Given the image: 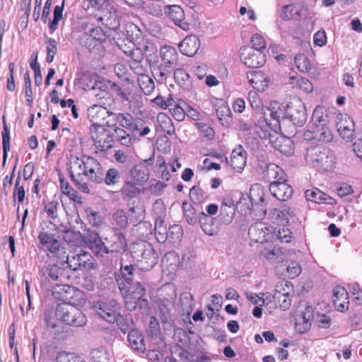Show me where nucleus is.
Wrapping results in <instances>:
<instances>
[{
  "label": "nucleus",
  "instance_id": "obj_1",
  "mask_svg": "<svg viewBox=\"0 0 362 362\" xmlns=\"http://www.w3.org/2000/svg\"><path fill=\"white\" fill-rule=\"evenodd\" d=\"M131 255L136 266L143 271L151 270L158 262V254L151 244L146 240L133 243Z\"/></svg>",
  "mask_w": 362,
  "mask_h": 362
},
{
  "label": "nucleus",
  "instance_id": "obj_2",
  "mask_svg": "<svg viewBox=\"0 0 362 362\" xmlns=\"http://www.w3.org/2000/svg\"><path fill=\"white\" fill-rule=\"evenodd\" d=\"M305 158L308 163L320 170L329 171L335 168V156L325 147L318 146L308 148Z\"/></svg>",
  "mask_w": 362,
  "mask_h": 362
},
{
  "label": "nucleus",
  "instance_id": "obj_3",
  "mask_svg": "<svg viewBox=\"0 0 362 362\" xmlns=\"http://www.w3.org/2000/svg\"><path fill=\"white\" fill-rule=\"evenodd\" d=\"M71 303H59L56 308V316L64 323L74 327H82L87 319L83 312Z\"/></svg>",
  "mask_w": 362,
  "mask_h": 362
},
{
  "label": "nucleus",
  "instance_id": "obj_4",
  "mask_svg": "<svg viewBox=\"0 0 362 362\" xmlns=\"http://www.w3.org/2000/svg\"><path fill=\"white\" fill-rule=\"evenodd\" d=\"M187 349L183 348L180 344H175L171 347L172 354L177 355L182 359H187L190 362H209L211 358L201 350L202 346L199 345V341H188Z\"/></svg>",
  "mask_w": 362,
  "mask_h": 362
},
{
  "label": "nucleus",
  "instance_id": "obj_5",
  "mask_svg": "<svg viewBox=\"0 0 362 362\" xmlns=\"http://www.w3.org/2000/svg\"><path fill=\"white\" fill-rule=\"evenodd\" d=\"M286 117V107L277 101H272L264 110L263 119L265 127L275 132L281 130V121Z\"/></svg>",
  "mask_w": 362,
  "mask_h": 362
},
{
  "label": "nucleus",
  "instance_id": "obj_6",
  "mask_svg": "<svg viewBox=\"0 0 362 362\" xmlns=\"http://www.w3.org/2000/svg\"><path fill=\"white\" fill-rule=\"evenodd\" d=\"M46 228L42 226L39 233L38 239L40 244L50 253L57 255L61 248V244L56 237L57 226L51 221L44 222Z\"/></svg>",
  "mask_w": 362,
  "mask_h": 362
},
{
  "label": "nucleus",
  "instance_id": "obj_7",
  "mask_svg": "<svg viewBox=\"0 0 362 362\" xmlns=\"http://www.w3.org/2000/svg\"><path fill=\"white\" fill-rule=\"evenodd\" d=\"M86 157L83 158L76 157L72 162V165L69 169V177H71L75 187L81 192L88 194L89 187L86 182L83 181V175L85 173V166L86 164Z\"/></svg>",
  "mask_w": 362,
  "mask_h": 362
},
{
  "label": "nucleus",
  "instance_id": "obj_8",
  "mask_svg": "<svg viewBox=\"0 0 362 362\" xmlns=\"http://www.w3.org/2000/svg\"><path fill=\"white\" fill-rule=\"evenodd\" d=\"M243 206L245 208L241 209V210L245 215L251 213L254 206L258 208L264 216L266 215V199L263 189L259 185H255L251 187L250 190V203H245L241 208Z\"/></svg>",
  "mask_w": 362,
  "mask_h": 362
},
{
  "label": "nucleus",
  "instance_id": "obj_9",
  "mask_svg": "<svg viewBox=\"0 0 362 362\" xmlns=\"http://www.w3.org/2000/svg\"><path fill=\"white\" fill-rule=\"evenodd\" d=\"M90 131L96 148L105 151L112 146V133L107 131L103 125H91Z\"/></svg>",
  "mask_w": 362,
  "mask_h": 362
},
{
  "label": "nucleus",
  "instance_id": "obj_10",
  "mask_svg": "<svg viewBox=\"0 0 362 362\" xmlns=\"http://www.w3.org/2000/svg\"><path fill=\"white\" fill-rule=\"evenodd\" d=\"M107 252L108 253L122 252L127 250L126 237L117 228H112L105 236Z\"/></svg>",
  "mask_w": 362,
  "mask_h": 362
},
{
  "label": "nucleus",
  "instance_id": "obj_11",
  "mask_svg": "<svg viewBox=\"0 0 362 362\" xmlns=\"http://www.w3.org/2000/svg\"><path fill=\"white\" fill-rule=\"evenodd\" d=\"M288 117L293 124L302 127L307 120L306 108L300 99L295 98L286 106V117Z\"/></svg>",
  "mask_w": 362,
  "mask_h": 362
},
{
  "label": "nucleus",
  "instance_id": "obj_12",
  "mask_svg": "<svg viewBox=\"0 0 362 362\" xmlns=\"http://www.w3.org/2000/svg\"><path fill=\"white\" fill-rule=\"evenodd\" d=\"M93 308L101 318L110 323H114L119 315L118 303L115 300L109 303L101 300L95 301Z\"/></svg>",
  "mask_w": 362,
  "mask_h": 362
},
{
  "label": "nucleus",
  "instance_id": "obj_13",
  "mask_svg": "<svg viewBox=\"0 0 362 362\" xmlns=\"http://www.w3.org/2000/svg\"><path fill=\"white\" fill-rule=\"evenodd\" d=\"M65 263L69 270L77 271L82 269H93L96 268L97 263L91 255L86 252L80 253L72 257L68 256Z\"/></svg>",
  "mask_w": 362,
  "mask_h": 362
},
{
  "label": "nucleus",
  "instance_id": "obj_14",
  "mask_svg": "<svg viewBox=\"0 0 362 362\" xmlns=\"http://www.w3.org/2000/svg\"><path fill=\"white\" fill-rule=\"evenodd\" d=\"M240 59L246 66L250 68L262 66L266 62V57L262 51L252 49L247 47L240 48Z\"/></svg>",
  "mask_w": 362,
  "mask_h": 362
},
{
  "label": "nucleus",
  "instance_id": "obj_15",
  "mask_svg": "<svg viewBox=\"0 0 362 362\" xmlns=\"http://www.w3.org/2000/svg\"><path fill=\"white\" fill-rule=\"evenodd\" d=\"M336 127L340 136L344 139H354L355 123L354 119L347 114H339L337 116Z\"/></svg>",
  "mask_w": 362,
  "mask_h": 362
},
{
  "label": "nucleus",
  "instance_id": "obj_16",
  "mask_svg": "<svg viewBox=\"0 0 362 362\" xmlns=\"http://www.w3.org/2000/svg\"><path fill=\"white\" fill-rule=\"evenodd\" d=\"M83 175L94 182L102 183L104 180V170L97 159L92 156H88L86 157V164Z\"/></svg>",
  "mask_w": 362,
  "mask_h": 362
},
{
  "label": "nucleus",
  "instance_id": "obj_17",
  "mask_svg": "<svg viewBox=\"0 0 362 362\" xmlns=\"http://www.w3.org/2000/svg\"><path fill=\"white\" fill-rule=\"evenodd\" d=\"M269 188L271 194L281 202L288 201L293 194V189L288 182V177L286 181L280 180L277 182H274L272 184L269 185Z\"/></svg>",
  "mask_w": 362,
  "mask_h": 362
},
{
  "label": "nucleus",
  "instance_id": "obj_18",
  "mask_svg": "<svg viewBox=\"0 0 362 362\" xmlns=\"http://www.w3.org/2000/svg\"><path fill=\"white\" fill-rule=\"evenodd\" d=\"M85 241L95 256L103 257L107 254L105 241L102 240L98 233L88 230Z\"/></svg>",
  "mask_w": 362,
  "mask_h": 362
},
{
  "label": "nucleus",
  "instance_id": "obj_19",
  "mask_svg": "<svg viewBox=\"0 0 362 362\" xmlns=\"http://www.w3.org/2000/svg\"><path fill=\"white\" fill-rule=\"evenodd\" d=\"M175 297L160 298L156 303V315L163 323L172 321L171 310L174 308Z\"/></svg>",
  "mask_w": 362,
  "mask_h": 362
},
{
  "label": "nucleus",
  "instance_id": "obj_20",
  "mask_svg": "<svg viewBox=\"0 0 362 362\" xmlns=\"http://www.w3.org/2000/svg\"><path fill=\"white\" fill-rule=\"evenodd\" d=\"M261 168H263L262 172L263 179L270 182V184H272L274 182H277L280 180L286 181L287 175L281 167L275 163H267L264 168L262 165Z\"/></svg>",
  "mask_w": 362,
  "mask_h": 362
},
{
  "label": "nucleus",
  "instance_id": "obj_21",
  "mask_svg": "<svg viewBox=\"0 0 362 362\" xmlns=\"http://www.w3.org/2000/svg\"><path fill=\"white\" fill-rule=\"evenodd\" d=\"M295 215L294 211L288 205H284L280 209H273L269 214V217L273 223L285 226L289 222V218Z\"/></svg>",
  "mask_w": 362,
  "mask_h": 362
},
{
  "label": "nucleus",
  "instance_id": "obj_22",
  "mask_svg": "<svg viewBox=\"0 0 362 362\" xmlns=\"http://www.w3.org/2000/svg\"><path fill=\"white\" fill-rule=\"evenodd\" d=\"M235 209L233 199L229 197H223L220 206V221L226 225L230 223L235 215Z\"/></svg>",
  "mask_w": 362,
  "mask_h": 362
},
{
  "label": "nucleus",
  "instance_id": "obj_23",
  "mask_svg": "<svg viewBox=\"0 0 362 362\" xmlns=\"http://www.w3.org/2000/svg\"><path fill=\"white\" fill-rule=\"evenodd\" d=\"M314 318V309L311 305H306L300 316L296 319L295 330L296 332L303 334L311 327Z\"/></svg>",
  "mask_w": 362,
  "mask_h": 362
},
{
  "label": "nucleus",
  "instance_id": "obj_24",
  "mask_svg": "<svg viewBox=\"0 0 362 362\" xmlns=\"http://www.w3.org/2000/svg\"><path fill=\"white\" fill-rule=\"evenodd\" d=\"M216 113L219 122L223 127H229L231 122V111L223 99H216L214 103Z\"/></svg>",
  "mask_w": 362,
  "mask_h": 362
},
{
  "label": "nucleus",
  "instance_id": "obj_25",
  "mask_svg": "<svg viewBox=\"0 0 362 362\" xmlns=\"http://www.w3.org/2000/svg\"><path fill=\"white\" fill-rule=\"evenodd\" d=\"M80 293V291L76 289L74 286L67 284H63L61 286L57 285L52 291L53 296L56 298L63 301L62 303H71L74 302L73 300L74 296L78 295Z\"/></svg>",
  "mask_w": 362,
  "mask_h": 362
},
{
  "label": "nucleus",
  "instance_id": "obj_26",
  "mask_svg": "<svg viewBox=\"0 0 362 362\" xmlns=\"http://www.w3.org/2000/svg\"><path fill=\"white\" fill-rule=\"evenodd\" d=\"M247 78L254 89L264 91L270 83V78L260 71H251L247 73Z\"/></svg>",
  "mask_w": 362,
  "mask_h": 362
},
{
  "label": "nucleus",
  "instance_id": "obj_27",
  "mask_svg": "<svg viewBox=\"0 0 362 362\" xmlns=\"http://www.w3.org/2000/svg\"><path fill=\"white\" fill-rule=\"evenodd\" d=\"M43 274L45 276L47 274L53 281H59L62 283L69 281L71 277L67 267H61L57 264H49L45 268Z\"/></svg>",
  "mask_w": 362,
  "mask_h": 362
},
{
  "label": "nucleus",
  "instance_id": "obj_28",
  "mask_svg": "<svg viewBox=\"0 0 362 362\" xmlns=\"http://www.w3.org/2000/svg\"><path fill=\"white\" fill-rule=\"evenodd\" d=\"M248 235L252 241L263 243L269 239V230L264 223L257 222L250 226Z\"/></svg>",
  "mask_w": 362,
  "mask_h": 362
},
{
  "label": "nucleus",
  "instance_id": "obj_29",
  "mask_svg": "<svg viewBox=\"0 0 362 362\" xmlns=\"http://www.w3.org/2000/svg\"><path fill=\"white\" fill-rule=\"evenodd\" d=\"M112 116L114 117V119L119 124L118 127L126 129L129 132L134 133L139 130V127L136 122L134 117L127 112L124 113H115L110 112Z\"/></svg>",
  "mask_w": 362,
  "mask_h": 362
},
{
  "label": "nucleus",
  "instance_id": "obj_30",
  "mask_svg": "<svg viewBox=\"0 0 362 362\" xmlns=\"http://www.w3.org/2000/svg\"><path fill=\"white\" fill-rule=\"evenodd\" d=\"M106 125L113 128V132L112 133L113 142L115 141L126 147L132 145V137L128 130L117 126L116 123L111 124L110 121L106 122Z\"/></svg>",
  "mask_w": 362,
  "mask_h": 362
},
{
  "label": "nucleus",
  "instance_id": "obj_31",
  "mask_svg": "<svg viewBox=\"0 0 362 362\" xmlns=\"http://www.w3.org/2000/svg\"><path fill=\"white\" fill-rule=\"evenodd\" d=\"M200 47V41L196 35H188L179 44L180 52L186 56L192 57Z\"/></svg>",
  "mask_w": 362,
  "mask_h": 362
},
{
  "label": "nucleus",
  "instance_id": "obj_32",
  "mask_svg": "<svg viewBox=\"0 0 362 362\" xmlns=\"http://www.w3.org/2000/svg\"><path fill=\"white\" fill-rule=\"evenodd\" d=\"M349 293L341 286H336L333 289V304L340 312H344L349 308Z\"/></svg>",
  "mask_w": 362,
  "mask_h": 362
},
{
  "label": "nucleus",
  "instance_id": "obj_33",
  "mask_svg": "<svg viewBox=\"0 0 362 362\" xmlns=\"http://www.w3.org/2000/svg\"><path fill=\"white\" fill-rule=\"evenodd\" d=\"M199 223L204 233L208 235L214 236L217 235L219 231L216 218L207 215L204 211L199 214Z\"/></svg>",
  "mask_w": 362,
  "mask_h": 362
},
{
  "label": "nucleus",
  "instance_id": "obj_34",
  "mask_svg": "<svg viewBox=\"0 0 362 362\" xmlns=\"http://www.w3.org/2000/svg\"><path fill=\"white\" fill-rule=\"evenodd\" d=\"M146 60L157 83L160 84L165 83L166 80L171 76L173 71L160 64L157 65L156 60L152 61L148 57H146Z\"/></svg>",
  "mask_w": 362,
  "mask_h": 362
},
{
  "label": "nucleus",
  "instance_id": "obj_35",
  "mask_svg": "<svg viewBox=\"0 0 362 362\" xmlns=\"http://www.w3.org/2000/svg\"><path fill=\"white\" fill-rule=\"evenodd\" d=\"M247 152L241 145L236 146L232 151L230 165L237 172H241L246 165Z\"/></svg>",
  "mask_w": 362,
  "mask_h": 362
},
{
  "label": "nucleus",
  "instance_id": "obj_36",
  "mask_svg": "<svg viewBox=\"0 0 362 362\" xmlns=\"http://www.w3.org/2000/svg\"><path fill=\"white\" fill-rule=\"evenodd\" d=\"M165 13H168L169 18L176 25L179 26L184 30H187L189 29V23L185 21L184 11L180 6H168V11H165Z\"/></svg>",
  "mask_w": 362,
  "mask_h": 362
},
{
  "label": "nucleus",
  "instance_id": "obj_37",
  "mask_svg": "<svg viewBox=\"0 0 362 362\" xmlns=\"http://www.w3.org/2000/svg\"><path fill=\"white\" fill-rule=\"evenodd\" d=\"M110 112H112L106 110L105 108L97 105H91L88 109V117L90 121L93 122L92 125H103L101 122L104 120L107 116H112Z\"/></svg>",
  "mask_w": 362,
  "mask_h": 362
},
{
  "label": "nucleus",
  "instance_id": "obj_38",
  "mask_svg": "<svg viewBox=\"0 0 362 362\" xmlns=\"http://www.w3.org/2000/svg\"><path fill=\"white\" fill-rule=\"evenodd\" d=\"M173 76L175 82L184 90L192 88V80L190 75L183 69H176Z\"/></svg>",
  "mask_w": 362,
  "mask_h": 362
},
{
  "label": "nucleus",
  "instance_id": "obj_39",
  "mask_svg": "<svg viewBox=\"0 0 362 362\" xmlns=\"http://www.w3.org/2000/svg\"><path fill=\"white\" fill-rule=\"evenodd\" d=\"M282 286V284L276 285L273 294V298L276 303H279L281 308L284 310H286L291 306V295L288 292H282L281 291Z\"/></svg>",
  "mask_w": 362,
  "mask_h": 362
},
{
  "label": "nucleus",
  "instance_id": "obj_40",
  "mask_svg": "<svg viewBox=\"0 0 362 362\" xmlns=\"http://www.w3.org/2000/svg\"><path fill=\"white\" fill-rule=\"evenodd\" d=\"M307 200L315 203L332 204V198L317 188L307 189L305 192Z\"/></svg>",
  "mask_w": 362,
  "mask_h": 362
},
{
  "label": "nucleus",
  "instance_id": "obj_41",
  "mask_svg": "<svg viewBox=\"0 0 362 362\" xmlns=\"http://www.w3.org/2000/svg\"><path fill=\"white\" fill-rule=\"evenodd\" d=\"M131 177L140 185L144 184L149 178L148 170L142 165H134L129 171Z\"/></svg>",
  "mask_w": 362,
  "mask_h": 362
},
{
  "label": "nucleus",
  "instance_id": "obj_42",
  "mask_svg": "<svg viewBox=\"0 0 362 362\" xmlns=\"http://www.w3.org/2000/svg\"><path fill=\"white\" fill-rule=\"evenodd\" d=\"M90 355L93 362H114L112 353L103 346L92 349Z\"/></svg>",
  "mask_w": 362,
  "mask_h": 362
},
{
  "label": "nucleus",
  "instance_id": "obj_43",
  "mask_svg": "<svg viewBox=\"0 0 362 362\" xmlns=\"http://www.w3.org/2000/svg\"><path fill=\"white\" fill-rule=\"evenodd\" d=\"M289 83L296 88H299L307 93H311L313 90L312 83L308 78L300 76H291L289 78Z\"/></svg>",
  "mask_w": 362,
  "mask_h": 362
},
{
  "label": "nucleus",
  "instance_id": "obj_44",
  "mask_svg": "<svg viewBox=\"0 0 362 362\" xmlns=\"http://www.w3.org/2000/svg\"><path fill=\"white\" fill-rule=\"evenodd\" d=\"M182 210L185 221L189 225H194L199 221V216H197V210L193 205L188 202H182Z\"/></svg>",
  "mask_w": 362,
  "mask_h": 362
},
{
  "label": "nucleus",
  "instance_id": "obj_45",
  "mask_svg": "<svg viewBox=\"0 0 362 362\" xmlns=\"http://www.w3.org/2000/svg\"><path fill=\"white\" fill-rule=\"evenodd\" d=\"M157 121L162 130L168 135L175 133V127L172 119L165 113L160 112L157 115Z\"/></svg>",
  "mask_w": 362,
  "mask_h": 362
},
{
  "label": "nucleus",
  "instance_id": "obj_46",
  "mask_svg": "<svg viewBox=\"0 0 362 362\" xmlns=\"http://www.w3.org/2000/svg\"><path fill=\"white\" fill-rule=\"evenodd\" d=\"M137 82L140 88L146 95H150L155 88L153 80L146 73L138 76Z\"/></svg>",
  "mask_w": 362,
  "mask_h": 362
},
{
  "label": "nucleus",
  "instance_id": "obj_47",
  "mask_svg": "<svg viewBox=\"0 0 362 362\" xmlns=\"http://www.w3.org/2000/svg\"><path fill=\"white\" fill-rule=\"evenodd\" d=\"M3 126L4 130L2 134V146H3V164L4 165L6 160L8 151L10 150V130L8 128L6 122L5 116H3Z\"/></svg>",
  "mask_w": 362,
  "mask_h": 362
},
{
  "label": "nucleus",
  "instance_id": "obj_48",
  "mask_svg": "<svg viewBox=\"0 0 362 362\" xmlns=\"http://www.w3.org/2000/svg\"><path fill=\"white\" fill-rule=\"evenodd\" d=\"M120 192L122 198L125 199L134 198L140 194L141 191L134 182L127 181L122 187Z\"/></svg>",
  "mask_w": 362,
  "mask_h": 362
},
{
  "label": "nucleus",
  "instance_id": "obj_49",
  "mask_svg": "<svg viewBox=\"0 0 362 362\" xmlns=\"http://www.w3.org/2000/svg\"><path fill=\"white\" fill-rule=\"evenodd\" d=\"M160 59H164L166 61L171 62L177 64L178 53L175 47L171 46H164L160 50Z\"/></svg>",
  "mask_w": 362,
  "mask_h": 362
},
{
  "label": "nucleus",
  "instance_id": "obj_50",
  "mask_svg": "<svg viewBox=\"0 0 362 362\" xmlns=\"http://www.w3.org/2000/svg\"><path fill=\"white\" fill-rule=\"evenodd\" d=\"M64 7V0L62 1L61 5H57L54 8V18L49 23V29L53 33L58 29L59 22L63 18V11Z\"/></svg>",
  "mask_w": 362,
  "mask_h": 362
},
{
  "label": "nucleus",
  "instance_id": "obj_51",
  "mask_svg": "<svg viewBox=\"0 0 362 362\" xmlns=\"http://www.w3.org/2000/svg\"><path fill=\"white\" fill-rule=\"evenodd\" d=\"M189 195L191 201L195 205L201 204L207 199L206 192L197 186H194L190 189Z\"/></svg>",
  "mask_w": 362,
  "mask_h": 362
},
{
  "label": "nucleus",
  "instance_id": "obj_52",
  "mask_svg": "<svg viewBox=\"0 0 362 362\" xmlns=\"http://www.w3.org/2000/svg\"><path fill=\"white\" fill-rule=\"evenodd\" d=\"M275 148L286 156H290L293 153V143L292 141L288 138L281 137L280 139H276Z\"/></svg>",
  "mask_w": 362,
  "mask_h": 362
},
{
  "label": "nucleus",
  "instance_id": "obj_53",
  "mask_svg": "<svg viewBox=\"0 0 362 362\" xmlns=\"http://www.w3.org/2000/svg\"><path fill=\"white\" fill-rule=\"evenodd\" d=\"M94 95L96 98L97 103L93 105H97L105 108L106 110H109L114 101L110 93H94Z\"/></svg>",
  "mask_w": 362,
  "mask_h": 362
},
{
  "label": "nucleus",
  "instance_id": "obj_54",
  "mask_svg": "<svg viewBox=\"0 0 362 362\" xmlns=\"http://www.w3.org/2000/svg\"><path fill=\"white\" fill-rule=\"evenodd\" d=\"M185 106H187V104L180 100L178 103H175L174 107L170 108L172 115L176 120L181 122L185 119L186 116Z\"/></svg>",
  "mask_w": 362,
  "mask_h": 362
},
{
  "label": "nucleus",
  "instance_id": "obj_55",
  "mask_svg": "<svg viewBox=\"0 0 362 362\" xmlns=\"http://www.w3.org/2000/svg\"><path fill=\"white\" fill-rule=\"evenodd\" d=\"M164 224V220L155 221V235L156 240L161 243L168 240V229Z\"/></svg>",
  "mask_w": 362,
  "mask_h": 362
},
{
  "label": "nucleus",
  "instance_id": "obj_56",
  "mask_svg": "<svg viewBox=\"0 0 362 362\" xmlns=\"http://www.w3.org/2000/svg\"><path fill=\"white\" fill-rule=\"evenodd\" d=\"M291 231L288 228H285V226L275 228L272 234V238L279 240L281 243H288L291 241Z\"/></svg>",
  "mask_w": 362,
  "mask_h": 362
},
{
  "label": "nucleus",
  "instance_id": "obj_57",
  "mask_svg": "<svg viewBox=\"0 0 362 362\" xmlns=\"http://www.w3.org/2000/svg\"><path fill=\"white\" fill-rule=\"evenodd\" d=\"M183 235V230L180 225L174 224L168 229V240L170 243H177L180 241Z\"/></svg>",
  "mask_w": 362,
  "mask_h": 362
},
{
  "label": "nucleus",
  "instance_id": "obj_58",
  "mask_svg": "<svg viewBox=\"0 0 362 362\" xmlns=\"http://www.w3.org/2000/svg\"><path fill=\"white\" fill-rule=\"evenodd\" d=\"M121 175L119 170L116 168H110L104 174L103 182L108 186L115 185L120 181Z\"/></svg>",
  "mask_w": 362,
  "mask_h": 362
},
{
  "label": "nucleus",
  "instance_id": "obj_59",
  "mask_svg": "<svg viewBox=\"0 0 362 362\" xmlns=\"http://www.w3.org/2000/svg\"><path fill=\"white\" fill-rule=\"evenodd\" d=\"M120 276L128 284H133V276L134 272V266L133 264H124L120 262Z\"/></svg>",
  "mask_w": 362,
  "mask_h": 362
},
{
  "label": "nucleus",
  "instance_id": "obj_60",
  "mask_svg": "<svg viewBox=\"0 0 362 362\" xmlns=\"http://www.w3.org/2000/svg\"><path fill=\"white\" fill-rule=\"evenodd\" d=\"M165 206L162 199H156L152 206V213L155 217V221L163 220L165 216Z\"/></svg>",
  "mask_w": 362,
  "mask_h": 362
},
{
  "label": "nucleus",
  "instance_id": "obj_61",
  "mask_svg": "<svg viewBox=\"0 0 362 362\" xmlns=\"http://www.w3.org/2000/svg\"><path fill=\"white\" fill-rule=\"evenodd\" d=\"M147 334L152 339H160V327L156 317L152 316L150 319L148 328L147 329Z\"/></svg>",
  "mask_w": 362,
  "mask_h": 362
},
{
  "label": "nucleus",
  "instance_id": "obj_62",
  "mask_svg": "<svg viewBox=\"0 0 362 362\" xmlns=\"http://www.w3.org/2000/svg\"><path fill=\"white\" fill-rule=\"evenodd\" d=\"M294 62L298 69L302 72H307L311 69L309 59L303 54H298L294 58Z\"/></svg>",
  "mask_w": 362,
  "mask_h": 362
},
{
  "label": "nucleus",
  "instance_id": "obj_63",
  "mask_svg": "<svg viewBox=\"0 0 362 362\" xmlns=\"http://www.w3.org/2000/svg\"><path fill=\"white\" fill-rule=\"evenodd\" d=\"M59 208V202L57 200H52L45 204L44 211L47 214L48 218L56 219L58 217Z\"/></svg>",
  "mask_w": 362,
  "mask_h": 362
},
{
  "label": "nucleus",
  "instance_id": "obj_64",
  "mask_svg": "<svg viewBox=\"0 0 362 362\" xmlns=\"http://www.w3.org/2000/svg\"><path fill=\"white\" fill-rule=\"evenodd\" d=\"M87 40L94 41L95 42L94 46H95L97 43L100 44L106 40V35L101 28L96 27L92 29L90 37Z\"/></svg>",
  "mask_w": 362,
  "mask_h": 362
}]
</instances>
